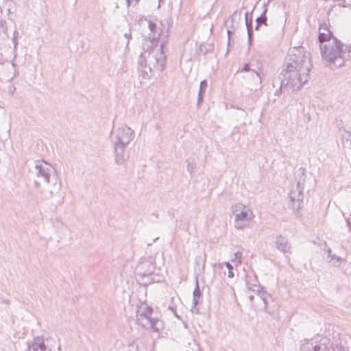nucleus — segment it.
I'll return each instance as SVG.
<instances>
[{"label":"nucleus","mask_w":351,"mask_h":351,"mask_svg":"<svg viewBox=\"0 0 351 351\" xmlns=\"http://www.w3.org/2000/svg\"><path fill=\"white\" fill-rule=\"evenodd\" d=\"M284 66L278 79L273 82L274 87L279 86L278 95L280 92L300 90L308 80L313 64L304 48L299 47L289 50Z\"/></svg>","instance_id":"1"},{"label":"nucleus","mask_w":351,"mask_h":351,"mask_svg":"<svg viewBox=\"0 0 351 351\" xmlns=\"http://www.w3.org/2000/svg\"><path fill=\"white\" fill-rule=\"evenodd\" d=\"M36 189L40 190L47 185L45 198L51 199L55 204L60 205L64 202V194L61 191L62 182L55 169L44 160H38L29 169Z\"/></svg>","instance_id":"2"},{"label":"nucleus","mask_w":351,"mask_h":351,"mask_svg":"<svg viewBox=\"0 0 351 351\" xmlns=\"http://www.w3.org/2000/svg\"><path fill=\"white\" fill-rule=\"evenodd\" d=\"M345 42L343 44L338 39H333L319 45L322 58L327 66L335 69L344 65L346 53L351 52V40L345 39Z\"/></svg>","instance_id":"3"},{"label":"nucleus","mask_w":351,"mask_h":351,"mask_svg":"<svg viewBox=\"0 0 351 351\" xmlns=\"http://www.w3.org/2000/svg\"><path fill=\"white\" fill-rule=\"evenodd\" d=\"M165 45V43L162 42L160 49H152L149 53V64H153L154 69L159 71H162L166 64V56L163 51ZM138 64V70L142 77L146 80L150 79L152 75V68L150 65H147L146 59L142 53L139 56Z\"/></svg>","instance_id":"4"},{"label":"nucleus","mask_w":351,"mask_h":351,"mask_svg":"<svg viewBox=\"0 0 351 351\" xmlns=\"http://www.w3.org/2000/svg\"><path fill=\"white\" fill-rule=\"evenodd\" d=\"M297 185L295 189H292L289 193V206L295 210H299L303 201V189L306 180V171L304 168L300 167L295 173Z\"/></svg>","instance_id":"5"},{"label":"nucleus","mask_w":351,"mask_h":351,"mask_svg":"<svg viewBox=\"0 0 351 351\" xmlns=\"http://www.w3.org/2000/svg\"><path fill=\"white\" fill-rule=\"evenodd\" d=\"M232 213L235 217L234 227L237 230H243L247 227L248 223L254 217L252 210L241 203L233 206Z\"/></svg>","instance_id":"6"},{"label":"nucleus","mask_w":351,"mask_h":351,"mask_svg":"<svg viewBox=\"0 0 351 351\" xmlns=\"http://www.w3.org/2000/svg\"><path fill=\"white\" fill-rule=\"evenodd\" d=\"M239 72L246 73L243 75L245 86L251 90H256L261 87L262 78L259 72L250 67V64H245Z\"/></svg>","instance_id":"7"},{"label":"nucleus","mask_w":351,"mask_h":351,"mask_svg":"<svg viewBox=\"0 0 351 351\" xmlns=\"http://www.w3.org/2000/svg\"><path fill=\"white\" fill-rule=\"evenodd\" d=\"M134 131L130 127H120L114 132V136L112 138V143L128 145L134 138Z\"/></svg>","instance_id":"8"},{"label":"nucleus","mask_w":351,"mask_h":351,"mask_svg":"<svg viewBox=\"0 0 351 351\" xmlns=\"http://www.w3.org/2000/svg\"><path fill=\"white\" fill-rule=\"evenodd\" d=\"M145 21L147 23L148 29L149 31L147 37L148 41L151 43V45L147 47H152V46H156L157 45L158 40L162 33V29L161 28L162 24L161 23H157L152 21H147V19H145ZM145 41L147 42V40Z\"/></svg>","instance_id":"9"},{"label":"nucleus","mask_w":351,"mask_h":351,"mask_svg":"<svg viewBox=\"0 0 351 351\" xmlns=\"http://www.w3.org/2000/svg\"><path fill=\"white\" fill-rule=\"evenodd\" d=\"M137 322L143 328H149L155 332H159L162 328V322L158 319L152 317H144L137 319Z\"/></svg>","instance_id":"10"},{"label":"nucleus","mask_w":351,"mask_h":351,"mask_svg":"<svg viewBox=\"0 0 351 351\" xmlns=\"http://www.w3.org/2000/svg\"><path fill=\"white\" fill-rule=\"evenodd\" d=\"M138 269L142 276H148L154 272L155 266L152 258L143 261L138 265Z\"/></svg>","instance_id":"11"},{"label":"nucleus","mask_w":351,"mask_h":351,"mask_svg":"<svg viewBox=\"0 0 351 351\" xmlns=\"http://www.w3.org/2000/svg\"><path fill=\"white\" fill-rule=\"evenodd\" d=\"M114 147V160L117 165H123L127 159L125 154V149L128 145H123L117 143H112Z\"/></svg>","instance_id":"12"},{"label":"nucleus","mask_w":351,"mask_h":351,"mask_svg":"<svg viewBox=\"0 0 351 351\" xmlns=\"http://www.w3.org/2000/svg\"><path fill=\"white\" fill-rule=\"evenodd\" d=\"M275 244L276 248L284 254L289 253L291 251V245L289 243L288 240L281 235L276 238Z\"/></svg>","instance_id":"13"},{"label":"nucleus","mask_w":351,"mask_h":351,"mask_svg":"<svg viewBox=\"0 0 351 351\" xmlns=\"http://www.w3.org/2000/svg\"><path fill=\"white\" fill-rule=\"evenodd\" d=\"M317 346L316 351H331L332 344L327 337H316Z\"/></svg>","instance_id":"14"},{"label":"nucleus","mask_w":351,"mask_h":351,"mask_svg":"<svg viewBox=\"0 0 351 351\" xmlns=\"http://www.w3.org/2000/svg\"><path fill=\"white\" fill-rule=\"evenodd\" d=\"M316 346H317L316 337L310 340L304 339L301 343L300 351H316Z\"/></svg>","instance_id":"15"},{"label":"nucleus","mask_w":351,"mask_h":351,"mask_svg":"<svg viewBox=\"0 0 351 351\" xmlns=\"http://www.w3.org/2000/svg\"><path fill=\"white\" fill-rule=\"evenodd\" d=\"M28 351H46V346L43 339L37 338L27 345Z\"/></svg>","instance_id":"16"},{"label":"nucleus","mask_w":351,"mask_h":351,"mask_svg":"<svg viewBox=\"0 0 351 351\" xmlns=\"http://www.w3.org/2000/svg\"><path fill=\"white\" fill-rule=\"evenodd\" d=\"M256 289H254V291H256V295H250L249 299L251 302L254 300L256 298L257 300H259L263 303V308L264 311L267 310V302H266V295H264V293L260 290V287L258 286H255Z\"/></svg>","instance_id":"17"},{"label":"nucleus","mask_w":351,"mask_h":351,"mask_svg":"<svg viewBox=\"0 0 351 351\" xmlns=\"http://www.w3.org/2000/svg\"><path fill=\"white\" fill-rule=\"evenodd\" d=\"M207 87V81L206 80H202L199 84V93L197 95V107L201 106V104L203 101V98L206 92V88Z\"/></svg>","instance_id":"18"},{"label":"nucleus","mask_w":351,"mask_h":351,"mask_svg":"<svg viewBox=\"0 0 351 351\" xmlns=\"http://www.w3.org/2000/svg\"><path fill=\"white\" fill-rule=\"evenodd\" d=\"M333 39H337L335 38L332 32L327 33H319L318 40L320 45H324L325 43H329V40Z\"/></svg>","instance_id":"19"},{"label":"nucleus","mask_w":351,"mask_h":351,"mask_svg":"<svg viewBox=\"0 0 351 351\" xmlns=\"http://www.w3.org/2000/svg\"><path fill=\"white\" fill-rule=\"evenodd\" d=\"M152 308L147 306H145L144 308L137 311L136 317L138 318H145V317H152L151 315L152 313Z\"/></svg>","instance_id":"20"},{"label":"nucleus","mask_w":351,"mask_h":351,"mask_svg":"<svg viewBox=\"0 0 351 351\" xmlns=\"http://www.w3.org/2000/svg\"><path fill=\"white\" fill-rule=\"evenodd\" d=\"M245 25H246L247 36H248V42L250 44L251 41H252V34H253L252 19V18L248 19V13L247 12L245 13Z\"/></svg>","instance_id":"21"},{"label":"nucleus","mask_w":351,"mask_h":351,"mask_svg":"<svg viewBox=\"0 0 351 351\" xmlns=\"http://www.w3.org/2000/svg\"><path fill=\"white\" fill-rule=\"evenodd\" d=\"M265 9L262 13V14L258 17L256 20V23H258V25H261V24H264L267 25V16H266V12L267 11V8L266 5H264Z\"/></svg>","instance_id":"22"},{"label":"nucleus","mask_w":351,"mask_h":351,"mask_svg":"<svg viewBox=\"0 0 351 351\" xmlns=\"http://www.w3.org/2000/svg\"><path fill=\"white\" fill-rule=\"evenodd\" d=\"M201 295L202 292L199 288L198 282L197 280H196V287L193 291V304L195 306H196L198 304V298L201 296Z\"/></svg>","instance_id":"23"},{"label":"nucleus","mask_w":351,"mask_h":351,"mask_svg":"<svg viewBox=\"0 0 351 351\" xmlns=\"http://www.w3.org/2000/svg\"><path fill=\"white\" fill-rule=\"evenodd\" d=\"M351 137V133L346 130H343V133L341 134V138H342V142L343 143L346 142H348L350 138Z\"/></svg>","instance_id":"24"},{"label":"nucleus","mask_w":351,"mask_h":351,"mask_svg":"<svg viewBox=\"0 0 351 351\" xmlns=\"http://www.w3.org/2000/svg\"><path fill=\"white\" fill-rule=\"evenodd\" d=\"M224 264L226 266V267L228 269V276L229 278H233L234 277V273H233V271H232L233 270V267L228 262H226Z\"/></svg>","instance_id":"25"},{"label":"nucleus","mask_w":351,"mask_h":351,"mask_svg":"<svg viewBox=\"0 0 351 351\" xmlns=\"http://www.w3.org/2000/svg\"><path fill=\"white\" fill-rule=\"evenodd\" d=\"M348 349L341 345L336 344L335 347L332 346L331 351H348Z\"/></svg>","instance_id":"26"},{"label":"nucleus","mask_w":351,"mask_h":351,"mask_svg":"<svg viewBox=\"0 0 351 351\" xmlns=\"http://www.w3.org/2000/svg\"><path fill=\"white\" fill-rule=\"evenodd\" d=\"M327 32H331L330 30L328 29L326 23L321 24L319 27V33H327Z\"/></svg>","instance_id":"27"},{"label":"nucleus","mask_w":351,"mask_h":351,"mask_svg":"<svg viewBox=\"0 0 351 351\" xmlns=\"http://www.w3.org/2000/svg\"><path fill=\"white\" fill-rule=\"evenodd\" d=\"M187 171L190 173H192L193 170L195 169V164L193 162H188L187 167H186Z\"/></svg>","instance_id":"28"},{"label":"nucleus","mask_w":351,"mask_h":351,"mask_svg":"<svg viewBox=\"0 0 351 351\" xmlns=\"http://www.w3.org/2000/svg\"><path fill=\"white\" fill-rule=\"evenodd\" d=\"M241 258H242V253L241 252H237L234 253V261H238V263H241Z\"/></svg>","instance_id":"29"},{"label":"nucleus","mask_w":351,"mask_h":351,"mask_svg":"<svg viewBox=\"0 0 351 351\" xmlns=\"http://www.w3.org/2000/svg\"><path fill=\"white\" fill-rule=\"evenodd\" d=\"M139 0H126L128 5H133L135 6Z\"/></svg>","instance_id":"30"},{"label":"nucleus","mask_w":351,"mask_h":351,"mask_svg":"<svg viewBox=\"0 0 351 351\" xmlns=\"http://www.w3.org/2000/svg\"><path fill=\"white\" fill-rule=\"evenodd\" d=\"M12 42L14 44V51H16L18 46V39H16V38H12Z\"/></svg>","instance_id":"31"},{"label":"nucleus","mask_w":351,"mask_h":351,"mask_svg":"<svg viewBox=\"0 0 351 351\" xmlns=\"http://www.w3.org/2000/svg\"><path fill=\"white\" fill-rule=\"evenodd\" d=\"M124 36L128 39V43L127 44H128L129 43V40L132 38V35L130 33H125L124 34Z\"/></svg>","instance_id":"32"},{"label":"nucleus","mask_w":351,"mask_h":351,"mask_svg":"<svg viewBox=\"0 0 351 351\" xmlns=\"http://www.w3.org/2000/svg\"><path fill=\"white\" fill-rule=\"evenodd\" d=\"M227 32H228V45H230V34H232V32H231V30L228 29Z\"/></svg>","instance_id":"33"},{"label":"nucleus","mask_w":351,"mask_h":351,"mask_svg":"<svg viewBox=\"0 0 351 351\" xmlns=\"http://www.w3.org/2000/svg\"><path fill=\"white\" fill-rule=\"evenodd\" d=\"M18 37H19V32L17 31H14L13 33V38H16V39H18Z\"/></svg>","instance_id":"34"},{"label":"nucleus","mask_w":351,"mask_h":351,"mask_svg":"<svg viewBox=\"0 0 351 351\" xmlns=\"http://www.w3.org/2000/svg\"><path fill=\"white\" fill-rule=\"evenodd\" d=\"M347 226L348 227L349 231H351V225L350 221L348 219L346 220Z\"/></svg>","instance_id":"35"},{"label":"nucleus","mask_w":351,"mask_h":351,"mask_svg":"<svg viewBox=\"0 0 351 351\" xmlns=\"http://www.w3.org/2000/svg\"><path fill=\"white\" fill-rule=\"evenodd\" d=\"M199 259H200V257H196L195 258V262L197 263V265H199Z\"/></svg>","instance_id":"36"},{"label":"nucleus","mask_w":351,"mask_h":351,"mask_svg":"<svg viewBox=\"0 0 351 351\" xmlns=\"http://www.w3.org/2000/svg\"><path fill=\"white\" fill-rule=\"evenodd\" d=\"M339 5H342L343 7H346V1H345V0H343V1H342V3H339Z\"/></svg>","instance_id":"37"},{"label":"nucleus","mask_w":351,"mask_h":351,"mask_svg":"<svg viewBox=\"0 0 351 351\" xmlns=\"http://www.w3.org/2000/svg\"><path fill=\"white\" fill-rule=\"evenodd\" d=\"M230 21H231V23H233V18H232V16H230V19L227 21V23H228V22H229V20H230Z\"/></svg>","instance_id":"38"},{"label":"nucleus","mask_w":351,"mask_h":351,"mask_svg":"<svg viewBox=\"0 0 351 351\" xmlns=\"http://www.w3.org/2000/svg\"><path fill=\"white\" fill-rule=\"evenodd\" d=\"M259 26H260V25H258V23H256V27H255V29H256V30L258 29Z\"/></svg>","instance_id":"39"},{"label":"nucleus","mask_w":351,"mask_h":351,"mask_svg":"<svg viewBox=\"0 0 351 351\" xmlns=\"http://www.w3.org/2000/svg\"><path fill=\"white\" fill-rule=\"evenodd\" d=\"M337 260L338 261H341V258H339V257H337Z\"/></svg>","instance_id":"40"},{"label":"nucleus","mask_w":351,"mask_h":351,"mask_svg":"<svg viewBox=\"0 0 351 351\" xmlns=\"http://www.w3.org/2000/svg\"><path fill=\"white\" fill-rule=\"evenodd\" d=\"M12 66L13 67H14V66H15V64L12 62Z\"/></svg>","instance_id":"41"},{"label":"nucleus","mask_w":351,"mask_h":351,"mask_svg":"<svg viewBox=\"0 0 351 351\" xmlns=\"http://www.w3.org/2000/svg\"><path fill=\"white\" fill-rule=\"evenodd\" d=\"M331 252V250H328V253H330Z\"/></svg>","instance_id":"42"}]
</instances>
